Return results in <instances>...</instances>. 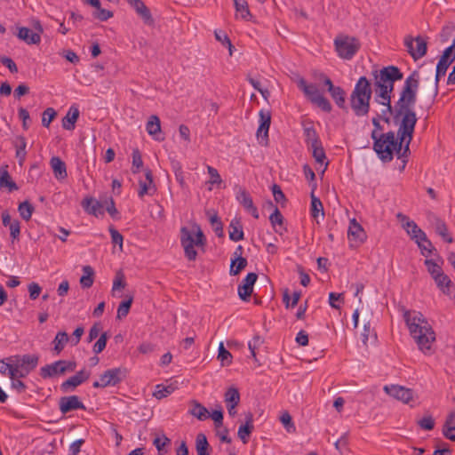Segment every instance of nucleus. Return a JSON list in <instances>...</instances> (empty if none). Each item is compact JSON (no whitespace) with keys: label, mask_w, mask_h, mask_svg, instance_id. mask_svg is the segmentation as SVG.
<instances>
[{"label":"nucleus","mask_w":455,"mask_h":455,"mask_svg":"<svg viewBox=\"0 0 455 455\" xmlns=\"http://www.w3.org/2000/svg\"><path fill=\"white\" fill-rule=\"evenodd\" d=\"M403 316L419 349L425 355L432 354V346L436 338L435 332L427 319L421 312L407 309L403 310Z\"/></svg>","instance_id":"1"},{"label":"nucleus","mask_w":455,"mask_h":455,"mask_svg":"<svg viewBox=\"0 0 455 455\" xmlns=\"http://www.w3.org/2000/svg\"><path fill=\"white\" fill-rule=\"evenodd\" d=\"M419 84V74L415 70L405 79L399 100L395 105V121L407 114L416 116L412 108L416 102Z\"/></svg>","instance_id":"2"},{"label":"nucleus","mask_w":455,"mask_h":455,"mask_svg":"<svg viewBox=\"0 0 455 455\" xmlns=\"http://www.w3.org/2000/svg\"><path fill=\"white\" fill-rule=\"evenodd\" d=\"M374 76L375 97L374 100H386L392 98L394 85L396 81H400L403 77V74L395 66H387L381 68L379 72H372Z\"/></svg>","instance_id":"3"},{"label":"nucleus","mask_w":455,"mask_h":455,"mask_svg":"<svg viewBox=\"0 0 455 455\" xmlns=\"http://www.w3.org/2000/svg\"><path fill=\"white\" fill-rule=\"evenodd\" d=\"M372 96V88L366 76H361L352 91L349 102L356 116H364L370 112V101Z\"/></svg>","instance_id":"4"},{"label":"nucleus","mask_w":455,"mask_h":455,"mask_svg":"<svg viewBox=\"0 0 455 455\" xmlns=\"http://www.w3.org/2000/svg\"><path fill=\"white\" fill-rule=\"evenodd\" d=\"M194 228L193 231L187 227L180 228V244L184 249L186 258L190 261L196 260L197 256L195 246L204 247L206 244V237L201 228L196 224Z\"/></svg>","instance_id":"5"},{"label":"nucleus","mask_w":455,"mask_h":455,"mask_svg":"<svg viewBox=\"0 0 455 455\" xmlns=\"http://www.w3.org/2000/svg\"><path fill=\"white\" fill-rule=\"evenodd\" d=\"M371 138L373 140V150L378 157L384 163L391 162L394 158L395 132L389 131L376 135L375 132H371Z\"/></svg>","instance_id":"6"},{"label":"nucleus","mask_w":455,"mask_h":455,"mask_svg":"<svg viewBox=\"0 0 455 455\" xmlns=\"http://www.w3.org/2000/svg\"><path fill=\"white\" fill-rule=\"evenodd\" d=\"M334 45L339 57L344 60H351L361 47L357 38L348 36H337Z\"/></svg>","instance_id":"7"},{"label":"nucleus","mask_w":455,"mask_h":455,"mask_svg":"<svg viewBox=\"0 0 455 455\" xmlns=\"http://www.w3.org/2000/svg\"><path fill=\"white\" fill-rule=\"evenodd\" d=\"M127 369L124 367L111 368L100 376V379L92 383L94 388H105L120 384L127 377Z\"/></svg>","instance_id":"8"},{"label":"nucleus","mask_w":455,"mask_h":455,"mask_svg":"<svg viewBox=\"0 0 455 455\" xmlns=\"http://www.w3.org/2000/svg\"><path fill=\"white\" fill-rule=\"evenodd\" d=\"M417 121V116H411L409 114L401 116V122L395 140L402 143L411 142Z\"/></svg>","instance_id":"9"},{"label":"nucleus","mask_w":455,"mask_h":455,"mask_svg":"<svg viewBox=\"0 0 455 455\" xmlns=\"http://www.w3.org/2000/svg\"><path fill=\"white\" fill-rule=\"evenodd\" d=\"M404 45L414 60H418L427 54V43L420 36H418L415 38L411 36H406L404 39Z\"/></svg>","instance_id":"10"},{"label":"nucleus","mask_w":455,"mask_h":455,"mask_svg":"<svg viewBox=\"0 0 455 455\" xmlns=\"http://www.w3.org/2000/svg\"><path fill=\"white\" fill-rule=\"evenodd\" d=\"M235 199L254 219H259V212L254 205L250 193L243 187L236 185L235 187Z\"/></svg>","instance_id":"11"},{"label":"nucleus","mask_w":455,"mask_h":455,"mask_svg":"<svg viewBox=\"0 0 455 455\" xmlns=\"http://www.w3.org/2000/svg\"><path fill=\"white\" fill-rule=\"evenodd\" d=\"M259 125L257 130V138L259 144L267 146L268 142V131L271 124V112L261 109L259 113Z\"/></svg>","instance_id":"12"},{"label":"nucleus","mask_w":455,"mask_h":455,"mask_svg":"<svg viewBox=\"0 0 455 455\" xmlns=\"http://www.w3.org/2000/svg\"><path fill=\"white\" fill-rule=\"evenodd\" d=\"M347 237L350 241V246H359L367 238L366 233L363 227L355 220L352 219L349 223L347 229Z\"/></svg>","instance_id":"13"},{"label":"nucleus","mask_w":455,"mask_h":455,"mask_svg":"<svg viewBox=\"0 0 455 455\" xmlns=\"http://www.w3.org/2000/svg\"><path fill=\"white\" fill-rule=\"evenodd\" d=\"M257 279L258 275L256 273L251 272L247 274L242 283L238 285V296L242 300L249 301Z\"/></svg>","instance_id":"14"},{"label":"nucleus","mask_w":455,"mask_h":455,"mask_svg":"<svg viewBox=\"0 0 455 455\" xmlns=\"http://www.w3.org/2000/svg\"><path fill=\"white\" fill-rule=\"evenodd\" d=\"M59 408L62 414L76 410H85V405L77 395L62 396L59 400Z\"/></svg>","instance_id":"15"},{"label":"nucleus","mask_w":455,"mask_h":455,"mask_svg":"<svg viewBox=\"0 0 455 455\" xmlns=\"http://www.w3.org/2000/svg\"><path fill=\"white\" fill-rule=\"evenodd\" d=\"M385 392L390 396L402 401L404 403H409L413 398L412 389L406 388L398 385H391L384 387Z\"/></svg>","instance_id":"16"},{"label":"nucleus","mask_w":455,"mask_h":455,"mask_svg":"<svg viewBox=\"0 0 455 455\" xmlns=\"http://www.w3.org/2000/svg\"><path fill=\"white\" fill-rule=\"evenodd\" d=\"M301 125L305 142L308 148L322 142L311 119L303 120Z\"/></svg>","instance_id":"17"},{"label":"nucleus","mask_w":455,"mask_h":455,"mask_svg":"<svg viewBox=\"0 0 455 455\" xmlns=\"http://www.w3.org/2000/svg\"><path fill=\"white\" fill-rule=\"evenodd\" d=\"M104 198H100V200H95L92 197L84 198L81 204L84 211L95 217L103 216L104 215Z\"/></svg>","instance_id":"18"},{"label":"nucleus","mask_w":455,"mask_h":455,"mask_svg":"<svg viewBox=\"0 0 455 455\" xmlns=\"http://www.w3.org/2000/svg\"><path fill=\"white\" fill-rule=\"evenodd\" d=\"M454 60L455 57L451 54V50L445 49L436 65L435 80H437V82L446 74L448 68Z\"/></svg>","instance_id":"19"},{"label":"nucleus","mask_w":455,"mask_h":455,"mask_svg":"<svg viewBox=\"0 0 455 455\" xmlns=\"http://www.w3.org/2000/svg\"><path fill=\"white\" fill-rule=\"evenodd\" d=\"M304 94L312 104L317 106L323 112L330 113L332 110V106L331 102L319 92V90L316 92H310Z\"/></svg>","instance_id":"20"},{"label":"nucleus","mask_w":455,"mask_h":455,"mask_svg":"<svg viewBox=\"0 0 455 455\" xmlns=\"http://www.w3.org/2000/svg\"><path fill=\"white\" fill-rule=\"evenodd\" d=\"M438 84L439 82L435 79L434 83H429L420 92V97L427 108L434 104L438 95Z\"/></svg>","instance_id":"21"},{"label":"nucleus","mask_w":455,"mask_h":455,"mask_svg":"<svg viewBox=\"0 0 455 455\" xmlns=\"http://www.w3.org/2000/svg\"><path fill=\"white\" fill-rule=\"evenodd\" d=\"M63 374H65V368L62 365L61 360L46 364L40 369V376L44 379Z\"/></svg>","instance_id":"22"},{"label":"nucleus","mask_w":455,"mask_h":455,"mask_svg":"<svg viewBox=\"0 0 455 455\" xmlns=\"http://www.w3.org/2000/svg\"><path fill=\"white\" fill-rule=\"evenodd\" d=\"M146 180H140V189L138 191V195L140 198H143L145 195H153L156 191V187L154 185L153 174L149 169L145 171Z\"/></svg>","instance_id":"23"},{"label":"nucleus","mask_w":455,"mask_h":455,"mask_svg":"<svg viewBox=\"0 0 455 455\" xmlns=\"http://www.w3.org/2000/svg\"><path fill=\"white\" fill-rule=\"evenodd\" d=\"M403 228L406 230L407 234L412 240L416 241H427L426 233L419 228L415 221L410 220L403 224Z\"/></svg>","instance_id":"24"},{"label":"nucleus","mask_w":455,"mask_h":455,"mask_svg":"<svg viewBox=\"0 0 455 455\" xmlns=\"http://www.w3.org/2000/svg\"><path fill=\"white\" fill-rule=\"evenodd\" d=\"M136 11L137 14L143 20L147 25H153L154 19L151 15L150 10L141 0H136L130 4Z\"/></svg>","instance_id":"25"},{"label":"nucleus","mask_w":455,"mask_h":455,"mask_svg":"<svg viewBox=\"0 0 455 455\" xmlns=\"http://www.w3.org/2000/svg\"><path fill=\"white\" fill-rule=\"evenodd\" d=\"M228 229L230 240L238 242L244 238V233L240 218H234L228 226Z\"/></svg>","instance_id":"26"},{"label":"nucleus","mask_w":455,"mask_h":455,"mask_svg":"<svg viewBox=\"0 0 455 455\" xmlns=\"http://www.w3.org/2000/svg\"><path fill=\"white\" fill-rule=\"evenodd\" d=\"M433 227L435 233L440 235L445 242L453 243L452 236L448 232V228L445 222L437 216H433Z\"/></svg>","instance_id":"27"},{"label":"nucleus","mask_w":455,"mask_h":455,"mask_svg":"<svg viewBox=\"0 0 455 455\" xmlns=\"http://www.w3.org/2000/svg\"><path fill=\"white\" fill-rule=\"evenodd\" d=\"M50 164L57 180H64L68 177L66 164L59 156H52Z\"/></svg>","instance_id":"28"},{"label":"nucleus","mask_w":455,"mask_h":455,"mask_svg":"<svg viewBox=\"0 0 455 455\" xmlns=\"http://www.w3.org/2000/svg\"><path fill=\"white\" fill-rule=\"evenodd\" d=\"M17 36L28 44H38L41 42V36H39V33H34L31 29L26 27L19 28Z\"/></svg>","instance_id":"29"},{"label":"nucleus","mask_w":455,"mask_h":455,"mask_svg":"<svg viewBox=\"0 0 455 455\" xmlns=\"http://www.w3.org/2000/svg\"><path fill=\"white\" fill-rule=\"evenodd\" d=\"M79 117V109L76 106H71L67 115L62 119V126L64 129L72 131L76 127V123Z\"/></svg>","instance_id":"30"},{"label":"nucleus","mask_w":455,"mask_h":455,"mask_svg":"<svg viewBox=\"0 0 455 455\" xmlns=\"http://www.w3.org/2000/svg\"><path fill=\"white\" fill-rule=\"evenodd\" d=\"M16 360H19V363L21 368L30 372L34 370L38 363L39 356L36 355H13Z\"/></svg>","instance_id":"31"},{"label":"nucleus","mask_w":455,"mask_h":455,"mask_svg":"<svg viewBox=\"0 0 455 455\" xmlns=\"http://www.w3.org/2000/svg\"><path fill=\"white\" fill-rule=\"evenodd\" d=\"M435 283L436 286L446 295H451L452 294V288L453 283L451 280V278L443 272L442 274H439L438 277H435Z\"/></svg>","instance_id":"32"},{"label":"nucleus","mask_w":455,"mask_h":455,"mask_svg":"<svg viewBox=\"0 0 455 455\" xmlns=\"http://www.w3.org/2000/svg\"><path fill=\"white\" fill-rule=\"evenodd\" d=\"M329 93L336 105L342 110H347V107L346 105V92L340 86H336L333 89L329 91Z\"/></svg>","instance_id":"33"},{"label":"nucleus","mask_w":455,"mask_h":455,"mask_svg":"<svg viewBox=\"0 0 455 455\" xmlns=\"http://www.w3.org/2000/svg\"><path fill=\"white\" fill-rule=\"evenodd\" d=\"M391 99L392 98H386V100H381L379 98V100H375L377 103L385 107V108L382 109L380 113H376V115H378L381 120L388 124H390V117L388 115H395V107H392L391 105Z\"/></svg>","instance_id":"34"},{"label":"nucleus","mask_w":455,"mask_h":455,"mask_svg":"<svg viewBox=\"0 0 455 455\" xmlns=\"http://www.w3.org/2000/svg\"><path fill=\"white\" fill-rule=\"evenodd\" d=\"M7 361L12 362L8 376L11 379L16 378H25L29 372L28 371L21 368L19 363V360H16L14 356H9L6 358Z\"/></svg>","instance_id":"35"},{"label":"nucleus","mask_w":455,"mask_h":455,"mask_svg":"<svg viewBox=\"0 0 455 455\" xmlns=\"http://www.w3.org/2000/svg\"><path fill=\"white\" fill-rule=\"evenodd\" d=\"M317 184L315 182L312 185L311 191V206H310V213L313 218H317L318 214L321 212L322 216H324L323 206L321 200L315 196V189L316 188Z\"/></svg>","instance_id":"36"},{"label":"nucleus","mask_w":455,"mask_h":455,"mask_svg":"<svg viewBox=\"0 0 455 455\" xmlns=\"http://www.w3.org/2000/svg\"><path fill=\"white\" fill-rule=\"evenodd\" d=\"M308 148L312 151V156L316 163L321 164H324V168L323 170V173L328 167L329 162L326 161L327 157L322 142L318 143L317 145L311 146Z\"/></svg>","instance_id":"37"},{"label":"nucleus","mask_w":455,"mask_h":455,"mask_svg":"<svg viewBox=\"0 0 455 455\" xmlns=\"http://www.w3.org/2000/svg\"><path fill=\"white\" fill-rule=\"evenodd\" d=\"M418 247L420 250L422 256L429 257L434 254L437 256V259L443 264V259L437 254L436 249L432 244L431 241L427 238V241H416Z\"/></svg>","instance_id":"38"},{"label":"nucleus","mask_w":455,"mask_h":455,"mask_svg":"<svg viewBox=\"0 0 455 455\" xmlns=\"http://www.w3.org/2000/svg\"><path fill=\"white\" fill-rule=\"evenodd\" d=\"M192 407L189 410V413L198 419L199 420H205L209 418V411L205 406L199 402L193 400Z\"/></svg>","instance_id":"39"},{"label":"nucleus","mask_w":455,"mask_h":455,"mask_svg":"<svg viewBox=\"0 0 455 455\" xmlns=\"http://www.w3.org/2000/svg\"><path fill=\"white\" fill-rule=\"evenodd\" d=\"M7 165L3 171L0 170V188H6L9 192L16 191L19 189L17 184L12 180L8 171Z\"/></svg>","instance_id":"40"},{"label":"nucleus","mask_w":455,"mask_h":455,"mask_svg":"<svg viewBox=\"0 0 455 455\" xmlns=\"http://www.w3.org/2000/svg\"><path fill=\"white\" fill-rule=\"evenodd\" d=\"M196 449L197 455H210L209 449L210 444L207 441L206 435L203 433H199L196 439Z\"/></svg>","instance_id":"41"},{"label":"nucleus","mask_w":455,"mask_h":455,"mask_svg":"<svg viewBox=\"0 0 455 455\" xmlns=\"http://www.w3.org/2000/svg\"><path fill=\"white\" fill-rule=\"evenodd\" d=\"M84 275L80 278V284L83 288L87 289L92 286L94 281V270L91 266L83 267Z\"/></svg>","instance_id":"42"},{"label":"nucleus","mask_w":455,"mask_h":455,"mask_svg":"<svg viewBox=\"0 0 455 455\" xmlns=\"http://www.w3.org/2000/svg\"><path fill=\"white\" fill-rule=\"evenodd\" d=\"M247 259L244 257H235L231 259L229 274L237 275L247 266Z\"/></svg>","instance_id":"43"},{"label":"nucleus","mask_w":455,"mask_h":455,"mask_svg":"<svg viewBox=\"0 0 455 455\" xmlns=\"http://www.w3.org/2000/svg\"><path fill=\"white\" fill-rule=\"evenodd\" d=\"M68 340L69 338L66 331H59L56 334L52 343L54 344V351L57 355H59L64 349Z\"/></svg>","instance_id":"44"},{"label":"nucleus","mask_w":455,"mask_h":455,"mask_svg":"<svg viewBox=\"0 0 455 455\" xmlns=\"http://www.w3.org/2000/svg\"><path fill=\"white\" fill-rule=\"evenodd\" d=\"M34 211L35 207L28 200L20 203L18 206L20 216L26 221H28L31 219Z\"/></svg>","instance_id":"45"},{"label":"nucleus","mask_w":455,"mask_h":455,"mask_svg":"<svg viewBox=\"0 0 455 455\" xmlns=\"http://www.w3.org/2000/svg\"><path fill=\"white\" fill-rule=\"evenodd\" d=\"M176 388H177V387L174 386L173 384H170V385H166V386H164L163 384H159V385H156V390L153 395L156 399H162V398H164V397L170 395L171 394H172Z\"/></svg>","instance_id":"46"},{"label":"nucleus","mask_w":455,"mask_h":455,"mask_svg":"<svg viewBox=\"0 0 455 455\" xmlns=\"http://www.w3.org/2000/svg\"><path fill=\"white\" fill-rule=\"evenodd\" d=\"M146 130L149 135L156 136L161 132L160 119L157 116H151L147 123Z\"/></svg>","instance_id":"47"},{"label":"nucleus","mask_w":455,"mask_h":455,"mask_svg":"<svg viewBox=\"0 0 455 455\" xmlns=\"http://www.w3.org/2000/svg\"><path fill=\"white\" fill-rule=\"evenodd\" d=\"M132 301H133V297L130 296V297H128L127 299L123 300L119 304L118 308H117V314H116L117 319L122 320L127 316V315L130 312Z\"/></svg>","instance_id":"48"},{"label":"nucleus","mask_w":455,"mask_h":455,"mask_svg":"<svg viewBox=\"0 0 455 455\" xmlns=\"http://www.w3.org/2000/svg\"><path fill=\"white\" fill-rule=\"evenodd\" d=\"M225 403L227 405H238L240 402V394L236 387H230L225 393Z\"/></svg>","instance_id":"49"},{"label":"nucleus","mask_w":455,"mask_h":455,"mask_svg":"<svg viewBox=\"0 0 455 455\" xmlns=\"http://www.w3.org/2000/svg\"><path fill=\"white\" fill-rule=\"evenodd\" d=\"M424 264L433 279L438 277L439 274L443 272L441 265L435 262L434 259H425Z\"/></svg>","instance_id":"50"},{"label":"nucleus","mask_w":455,"mask_h":455,"mask_svg":"<svg viewBox=\"0 0 455 455\" xmlns=\"http://www.w3.org/2000/svg\"><path fill=\"white\" fill-rule=\"evenodd\" d=\"M268 204L270 207L274 208V212L269 216V221L272 227L275 228L276 225L282 226L283 224L284 218L281 212L271 201L268 202Z\"/></svg>","instance_id":"51"},{"label":"nucleus","mask_w":455,"mask_h":455,"mask_svg":"<svg viewBox=\"0 0 455 455\" xmlns=\"http://www.w3.org/2000/svg\"><path fill=\"white\" fill-rule=\"evenodd\" d=\"M82 384V379H78L77 377L71 376L67 380L60 384V390L63 393L73 391L76 387Z\"/></svg>","instance_id":"52"},{"label":"nucleus","mask_w":455,"mask_h":455,"mask_svg":"<svg viewBox=\"0 0 455 455\" xmlns=\"http://www.w3.org/2000/svg\"><path fill=\"white\" fill-rule=\"evenodd\" d=\"M104 202V208L108 212V213L113 218V219H119V212L116 208L115 201L112 196H106L103 200Z\"/></svg>","instance_id":"53"},{"label":"nucleus","mask_w":455,"mask_h":455,"mask_svg":"<svg viewBox=\"0 0 455 455\" xmlns=\"http://www.w3.org/2000/svg\"><path fill=\"white\" fill-rule=\"evenodd\" d=\"M209 220H210L211 225H212L215 234L217 235V236L223 237L224 236L223 224H222L220 217L218 216V214L213 213L212 215H211L209 218Z\"/></svg>","instance_id":"54"},{"label":"nucleus","mask_w":455,"mask_h":455,"mask_svg":"<svg viewBox=\"0 0 455 455\" xmlns=\"http://www.w3.org/2000/svg\"><path fill=\"white\" fill-rule=\"evenodd\" d=\"M218 359L220 360L222 365H229L232 362V355L226 349L222 342L219 346Z\"/></svg>","instance_id":"55"},{"label":"nucleus","mask_w":455,"mask_h":455,"mask_svg":"<svg viewBox=\"0 0 455 455\" xmlns=\"http://www.w3.org/2000/svg\"><path fill=\"white\" fill-rule=\"evenodd\" d=\"M143 166L141 153L138 148L132 150V173H138Z\"/></svg>","instance_id":"56"},{"label":"nucleus","mask_w":455,"mask_h":455,"mask_svg":"<svg viewBox=\"0 0 455 455\" xmlns=\"http://www.w3.org/2000/svg\"><path fill=\"white\" fill-rule=\"evenodd\" d=\"M280 421L283 425L284 428L288 433H293L296 430L295 425L292 421V418L288 411H283L280 416Z\"/></svg>","instance_id":"57"},{"label":"nucleus","mask_w":455,"mask_h":455,"mask_svg":"<svg viewBox=\"0 0 455 455\" xmlns=\"http://www.w3.org/2000/svg\"><path fill=\"white\" fill-rule=\"evenodd\" d=\"M254 429V426L241 425L238 428L237 435L243 443H247L249 437Z\"/></svg>","instance_id":"58"},{"label":"nucleus","mask_w":455,"mask_h":455,"mask_svg":"<svg viewBox=\"0 0 455 455\" xmlns=\"http://www.w3.org/2000/svg\"><path fill=\"white\" fill-rule=\"evenodd\" d=\"M235 7L241 17L247 20L251 16L247 2L245 0H234Z\"/></svg>","instance_id":"59"},{"label":"nucleus","mask_w":455,"mask_h":455,"mask_svg":"<svg viewBox=\"0 0 455 455\" xmlns=\"http://www.w3.org/2000/svg\"><path fill=\"white\" fill-rule=\"evenodd\" d=\"M419 427L426 431H430L435 427V419L431 415H426L417 421Z\"/></svg>","instance_id":"60"},{"label":"nucleus","mask_w":455,"mask_h":455,"mask_svg":"<svg viewBox=\"0 0 455 455\" xmlns=\"http://www.w3.org/2000/svg\"><path fill=\"white\" fill-rule=\"evenodd\" d=\"M57 112L52 108H47L42 116V124L44 127H49L50 124L56 117Z\"/></svg>","instance_id":"61"},{"label":"nucleus","mask_w":455,"mask_h":455,"mask_svg":"<svg viewBox=\"0 0 455 455\" xmlns=\"http://www.w3.org/2000/svg\"><path fill=\"white\" fill-rule=\"evenodd\" d=\"M108 339V333L107 332L101 333L99 339L93 345L92 350L96 355L101 353L105 349V347L107 346Z\"/></svg>","instance_id":"62"},{"label":"nucleus","mask_w":455,"mask_h":455,"mask_svg":"<svg viewBox=\"0 0 455 455\" xmlns=\"http://www.w3.org/2000/svg\"><path fill=\"white\" fill-rule=\"evenodd\" d=\"M126 286L125 277L122 270H119L116 274V277L113 282L112 291L124 289Z\"/></svg>","instance_id":"63"},{"label":"nucleus","mask_w":455,"mask_h":455,"mask_svg":"<svg viewBox=\"0 0 455 455\" xmlns=\"http://www.w3.org/2000/svg\"><path fill=\"white\" fill-rule=\"evenodd\" d=\"M113 15V12L101 8V4L100 5V9H96L93 12V17L100 21H106L112 18Z\"/></svg>","instance_id":"64"}]
</instances>
